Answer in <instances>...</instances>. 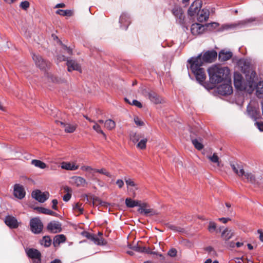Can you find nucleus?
<instances>
[{"instance_id":"f257e3e1","label":"nucleus","mask_w":263,"mask_h":263,"mask_svg":"<svg viewBox=\"0 0 263 263\" xmlns=\"http://www.w3.org/2000/svg\"><path fill=\"white\" fill-rule=\"evenodd\" d=\"M246 79L239 72L234 73V85L235 87L239 90H245L251 93L255 86V72L250 68L244 69Z\"/></svg>"},{"instance_id":"f03ea898","label":"nucleus","mask_w":263,"mask_h":263,"mask_svg":"<svg viewBox=\"0 0 263 263\" xmlns=\"http://www.w3.org/2000/svg\"><path fill=\"white\" fill-rule=\"evenodd\" d=\"M210 82L213 84H218L227 79L230 73L229 69L226 67L215 65L208 69Z\"/></svg>"},{"instance_id":"7ed1b4c3","label":"nucleus","mask_w":263,"mask_h":263,"mask_svg":"<svg viewBox=\"0 0 263 263\" xmlns=\"http://www.w3.org/2000/svg\"><path fill=\"white\" fill-rule=\"evenodd\" d=\"M190 64V69L196 77L197 80L200 83L203 82L206 78V74L204 69L201 67L203 61L201 56L198 55L196 58H192L188 61Z\"/></svg>"},{"instance_id":"20e7f679","label":"nucleus","mask_w":263,"mask_h":263,"mask_svg":"<svg viewBox=\"0 0 263 263\" xmlns=\"http://www.w3.org/2000/svg\"><path fill=\"white\" fill-rule=\"evenodd\" d=\"M130 250L126 251V253L130 256H134L135 254L134 252L140 253H146L151 254L153 258H158L159 257L160 260H164L165 257L163 255L157 251H151V248H128Z\"/></svg>"},{"instance_id":"39448f33","label":"nucleus","mask_w":263,"mask_h":263,"mask_svg":"<svg viewBox=\"0 0 263 263\" xmlns=\"http://www.w3.org/2000/svg\"><path fill=\"white\" fill-rule=\"evenodd\" d=\"M81 234L96 245L105 246L106 245V241L103 238V233L100 232H99L97 234H94L87 231H83Z\"/></svg>"},{"instance_id":"423d86ee","label":"nucleus","mask_w":263,"mask_h":263,"mask_svg":"<svg viewBox=\"0 0 263 263\" xmlns=\"http://www.w3.org/2000/svg\"><path fill=\"white\" fill-rule=\"evenodd\" d=\"M27 257L32 260V263H42L41 252L34 248H24Z\"/></svg>"},{"instance_id":"0eeeda50","label":"nucleus","mask_w":263,"mask_h":263,"mask_svg":"<svg viewBox=\"0 0 263 263\" xmlns=\"http://www.w3.org/2000/svg\"><path fill=\"white\" fill-rule=\"evenodd\" d=\"M223 81L224 83L220 85L217 88L218 93L223 96L231 94L233 92V89L229 78Z\"/></svg>"},{"instance_id":"6e6552de","label":"nucleus","mask_w":263,"mask_h":263,"mask_svg":"<svg viewBox=\"0 0 263 263\" xmlns=\"http://www.w3.org/2000/svg\"><path fill=\"white\" fill-rule=\"evenodd\" d=\"M202 2L200 0L195 1L189 7L187 10V14L192 18H195L198 12L201 8Z\"/></svg>"},{"instance_id":"1a4fd4ad","label":"nucleus","mask_w":263,"mask_h":263,"mask_svg":"<svg viewBox=\"0 0 263 263\" xmlns=\"http://www.w3.org/2000/svg\"><path fill=\"white\" fill-rule=\"evenodd\" d=\"M30 226L31 231L35 234L41 233L43 227L41 220L37 217L32 218L30 220Z\"/></svg>"},{"instance_id":"9d476101","label":"nucleus","mask_w":263,"mask_h":263,"mask_svg":"<svg viewBox=\"0 0 263 263\" xmlns=\"http://www.w3.org/2000/svg\"><path fill=\"white\" fill-rule=\"evenodd\" d=\"M49 193L48 192H42L39 190L34 191L32 193V197L41 203H43L46 201L49 198Z\"/></svg>"},{"instance_id":"9b49d317","label":"nucleus","mask_w":263,"mask_h":263,"mask_svg":"<svg viewBox=\"0 0 263 263\" xmlns=\"http://www.w3.org/2000/svg\"><path fill=\"white\" fill-rule=\"evenodd\" d=\"M138 206V211L140 213H144L145 215H154L157 214L155 211L149 208V205L145 202H141L140 201V205Z\"/></svg>"},{"instance_id":"f8f14e48","label":"nucleus","mask_w":263,"mask_h":263,"mask_svg":"<svg viewBox=\"0 0 263 263\" xmlns=\"http://www.w3.org/2000/svg\"><path fill=\"white\" fill-rule=\"evenodd\" d=\"M206 30V25H203L199 23H194L192 25L191 31L194 35H198L203 33Z\"/></svg>"},{"instance_id":"ddd939ff","label":"nucleus","mask_w":263,"mask_h":263,"mask_svg":"<svg viewBox=\"0 0 263 263\" xmlns=\"http://www.w3.org/2000/svg\"><path fill=\"white\" fill-rule=\"evenodd\" d=\"M32 59L36 66L41 69H45L48 66V63L39 54H33Z\"/></svg>"},{"instance_id":"4468645a","label":"nucleus","mask_w":263,"mask_h":263,"mask_svg":"<svg viewBox=\"0 0 263 263\" xmlns=\"http://www.w3.org/2000/svg\"><path fill=\"white\" fill-rule=\"evenodd\" d=\"M217 52L214 50L208 51L201 57V60L204 63H211L217 57ZM200 55L202 56L201 54Z\"/></svg>"},{"instance_id":"2eb2a0df","label":"nucleus","mask_w":263,"mask_h":263,"mask_svg":"<svg viewBox=\"0 0 263 263\" xmlns=\"http://www.w3.org/2000/svg\"><path fill=\"white\" fill-rule=\"evenodd\" d=\"M70 183L78 187H84L87 184L85 178L81 176H73L70 178Z\"/></svg>"},{"instance_id":"dca6fc26","label":"nucleus","mask_w":263,"mask_h":263,"mask_svg":"<svg viewBox=\"0 0 263 263\" xmlns=\"http://www.w3.org/2000/svg\"><path fill=\"white\" fill-rule=\"evenodd\" d=\"M26 193L23 186L19 184H16L13 187L14 196L20 199H23L25 196Z\"/></svg>"},{"instance_id":"f3484780","label":"nucleus","mask_w":263,"mask_h":263,"mask_svg":"<svg viewBox=\"0 0 263 263\" xmlns=\"http://www.w3.org/2000/svg\"><path fill=\"white\" fill-rule=\"evenodd\" d=\"M235 235V232L234 230L227 227L222 231L221 237L224 240L228 241L233 238Z\"/></svg>"},{"instance_id":"a211bd4d","label":"nucleus","mask_w":263,"mask_h":263,"mask_svg":"<svg viewBox=\"0 0 263 263\" xmlns=\"http://www.w3.org/2000/svg\"><path fill=\"white\" fill-rule=\"evenodd\" d=\"M61 167L67 171H76L79 168V166L77 164L76 162L63 161L61 163Z\"/></svg>"},{"instance_id":"6ab92c4d","label":"nucleus","mask_w":263,"mask_h":263,"mask_svg":"<svg viewBox=\"0 0 263 263\" xmlns=\"http://www.w3.org/2000/svg\"><path fill=\"white\" fill-rule=\"evenodd\" d=\"M66 64L67 66V69L69 72H71L73 70H77L80 72L81 71L80 65L75 60H67Z\"/></svg>"},{"instance_id":"aec40b11","label":"nucleus","mask_w":263,"mask_h":263,"mask_svg":"<svg viewBox=\"0 0 263 263\" xmlns=\"http://www.w3.org/2000/svg\"><path fill=\"white\" fill-rule=\"evenodd\" d=\"M147 97L150 101L155 104H161L164 102V99L154 92H148Z\"/></svg>"},{"instance_id":"412c9836","label":"nucleus","mask_w":263,"mask_h":263,"mask_svg":"<svg viewBox=\"0 0 263 263\" xmlns=\"http://www.w3.org/2000/svg\"><path fill=\"white\" fill-rule=\"evenodd\" d=\"M47 229L50 232L57 233L61 231V224L58 221H51L48 223L47 226Z\"/></svg>"},{"instance_id":"4be33fe9","label":"nucleus","mask_w":263,"mask_h":263,"mask_svg":"<svg viewBox=\"0 0 263 263\" xmlns=\"http://www.w3.org/2000/svg\"><path fill=\"white\" fill-rule=\"evenodd\" d=\"M209 16V11L206 9H202L199 10L195 18L200 22L206 21Z\"/></svg>"},{"instance_id":"5701e85b","label":"nucleus","mask_w":263,"mask_h":263,"mask_svg":"<svg viewBox=\"0 0 263 263\" xmlns=\"http://www.w3.org/2000/svg\"><path fill=\"white\" fill-rule=\"evenodd\" d=\"M231 166L233 172L239 177H243L245 171L242 165L238 163H231Z\"/></svg>"},{"instance_id":"b1692460","label":"nucleus","mask_w":263,"mask_h":263,"mask_svg":"<svg viewBox=\"0 0 263 263\" xmlns=\"http://www.w3.org/2000/svg\"><path fill=\"white\" fill-rule=\"evenodd\" d=\"M125 183L129 191L133 193V197H135V191L138 189L136 183L134 182V181L133 179L130 178L126 179Z\"/></svg>"},{"instance_id":"393cba45","label":"nucleus","mask_w":263,"mask_h":263,"mask_svg":"<svg viewBox=\"0 0 263 263\" xmlns=\"http://www.w3.org/2000/svg\"><path fill=\"white\" fill-rule=\"evenodd\" d=\"M57 124L61 125L64 128L65 132L68 133L74 132L77 127L76 124L64 123L61 121H58Z\"/></svg>"},{"instance_id":"a878e982","label":"nucleus","mask_w":263,"mask_h":263,"mask_svg":"<svg viewBox=\"0 0 263 263\" xmlns=\"http://www.w3.org/2000/svg\"><path fill=\"white\" fill-rule=\"evenodd\" d=\"M5 222L10 228H16L18 226V222L16 219L13 216H7L5 218Z\"/></svg>"},{"instance_id":"bb28decb","label":"nucleus","mask_w":263,"mask_h":263,"mask_svg":"<svg viewBox=\"0 0 263 263\" xmlns=\"http://www.w3.org/2000/svg\"><path fill=\"white\" fill-rule=\"evenodd\" d=\"M173 14L181 22L184 20L182 9L178 6H175L172 10Z\"/></svg>"},{"instance_id":"cd10ccee","label":"nucleus","mask_w":263,"mask_h":263,"mask_svg":"<svg viewBox=\"0 0 263 263\" xmlns=\"http://www.w3.org/2000/svg\"><path fill=\"white\" fill-rule=\"evenodd\" d=\"M242 179H246L247 182L254 183L256 181L255 175L251 172L245 171L243 174Z\"/></svg>"},{"instance_id":"c85d7f7f","label":"nucleus","mask_w":263,"mask_h":263,"mask_svg":"<svg viewBox=\"0 0 263 263\" xmlns=\"http://www.w3.org/2000/svg\"><path fill=\"white\" fill-rule=\"evenodd\" d=\"M232 56V53L230 51L222 50L219 53V59L221 61H226L229 60Z\"/></svg>"},{"instance_id":"c756f323","label":"nucleus","mask_w":263,"mask_h":263,"mask_svg":"<svg viewBox=\"0 0 263 263\" xmlns=\"http://www.w3.org/2000/svg\"><path fill=\"white\" fill-rule=\"evenodd\" d=\"M34 210H36L39 213H42L46 215L56 216L57 214L53 211L43 207H36Z\"/></svg>"},{"instance_id":"7c9ffc66","label":"nucleus","mask_w":263,"mask_h":263,"mask_svg":"<svg viewBox=\"0 0 263 263\" xmlns=\"http://www.w3.org/2000/svg\"><path fill=\"white\" fill-rule=\"evenodd\" d=\"M119 22L121 25V26L123 28H124L125 29L127 28L128 25L130 23L128 16L126 14H122L121 15Z\"/></svg>"},{"instance_id":"2f4dec72","label":"nucleus","mask_w":263,"mask_h":263,"mask_svg":"<svg viewBox=\"0 0 263 263\" xmlns=\"http://www.w3.org/2000/svg\"><path fill=\"white\" fill-rule=\"evenodd\" d=\"M81 170L83 172H86L88 175H91L92 176H93L96 173V168L89 165H83L81 167Z\"/></svg>"},{"instance_id":"473e14b6","label":"nucleus","mask_w":263,"mask_h":263,"mask_svg":"<svg viewBox=\"0 0 263 263\" xmlns=\"http://www.w3.org/2000/svg\"><path fill=\"white\" fill-rule=\"evenodd\" d=\"M191 137L192 143L195 147L198 150H201L203 147L202 140L201 139H194L192 136H191Z\"/></svg>"},{"instance_id":"72a5a7b5","label":"nucleus","mask_w":263,"mask_h":263,"mask_svg":"<svg viewBox=\"0 0 263 263\" xmlns=\"http://www.w3.org/2000/svg\"><path fill=\"white\" fill-rule=\"evenodd\" d=\"M140 200H133L131 198H126L125 200L126 205L128 208L138 206L140 205Z\"/></svg>"},{"instance_id":"f704fd0d","label":"nucleus","mask_w":263,"mask_h":263,"mask_svg":"<svg viewBox=\"0 0 263 263\" xmlns=\"http://www.w3.org/2000/svg\"><path fill=\"white\" fill-rule=\"evenodd\" d=\"M66 240V237L64 235H58L55 236L53 239L54 246L59 245L61 243L65 242Z\"/></svg>"},{"instance_id":"c9c22d12","label":"nucleus","mask_w":263,"mask_h":263,"mask_svg":"<svg viewBox=\"0 0 263 263\" xmlns=\"http://www.w3.org/2000/svg\"><path fill=\"white\" fill-rule=\"evenodd\" d=\"M208 158L213 163H216L218 167L221 166V162L219 157L216 153L208 156Z\"/></svg>"},{"instance_id":"e433bc0d","label":"nucleus","mask_w":263,"mask_h":263,"mask_svg":"<svg viewBox=\"0 0 263 263\" xmlns=\"http://www.w3.org/2000/svg\"><path fill=\"white\" fill-rule=\"evenodd\" d=\"M104 126L107 129L111 130L115 128L116 123L111 119H108L104 122Z\"/></svg>"},{"instance_id":"4c0bfd02","label":"nucleus","mask_w":263,"mask_h":263,"mask_svg":"<svg viewBox=\"0 0 263 263\" xmlns=\"http://www.w3.org/2000/svg\"><path fill=\"white\" fill-rule=\"evenodd\" d=\"M31 164L34 165L35 167L40 168L41 169L45 168L47 167L46 163L39 160H32L31 161Z\"/></svg>"},{"instance_id":"58836bf2","label":"nucleus","mask_w":263,"mask_h":263,"mask_svg":"<svg viewBox=\"0 0 263 263\" xmlns=\"http://www.w3.org/2000/svg\"><path fill=\"white\" fill-rule=\"evenodd\" d=\"M94 125L92 126V128L98 134H101L104 138H106V135L102 130L100 125L98 124L96 121L93 122Z\"/></svg>"},{"instance_id":"ea45409f","label":"nucleus","mask_w":263,"mask_h":263,"mask_svg":"<svg viewBox=\"0 0 263 263\" xmlns=\"http://www.w3.org/2000/svg\"><path fill=\"white\" fill-rule=\"evenodd\" d=\"M40 244L44 247H50L51 244V239L49 236H44L41 240Z\"/></svg>"},{"instance_id":"a19ab883","label":"nucleus","mask_w":263,"mask_h":263,"mask_svg":"<svg viewBox=\"0 0 263 263\" xmlns=\"http://www.w3.org/2000/svg\"><path fill=\"white\" fill-rule=\"evenodd\" d=\"M57 14H59L62 16H70L72 15L73 12L70 10H61L59 9L56 11Z\"/></svg>"},{"instance_id":"79ce46f5","label":"nucleus","mask_w":263,"mask_h":263,"mask_svg":"<svg viewBox=\"0 0 263 263\" xmlns=\"http://www.w3.org/2000/svg\"><path fill=\"white\" fill-rule=\"evenodd\" d=\"M208 230L210 233H213L217 231V224L213 221H210L208 227Z\"/></svg>"},{"instance_id":"37998d69","label":"nucleus","mask_w":263,"mask_h":263,"mask_svg":"<svg viewBox=\"0 0 263 263\" xmlns=\"http://www.w3.org/2000/svg\"><path fill=\"white\" fill-rule=\"evenodd\" d=\"M141 137L140 134L135 133H132L130 134V139L134 143L137 142Z\"/></svg>"},{"instance_id":"c03bdc74","label":"nucleus","mask_w":263,"mask_h":263,"mask_svg":"<svg viewBox=\"0 0 263 263\" xmlns=\"http://www.w3.org/2000/svg\"><path fill=\"white\" fill-rule=\"evenodd\" d=\"M256 87V92L258 96L263 94V81L259 82L257 85L255 83V86Z\"/></svg>"},{"instance_id":"a18cd8bd","label":"nucleus","mask_w":263,"mask_h":263,"mask_svg":"<svg viewBox=\"0 0 263 263\" xmlns=\"http://www.w3.org/2000/svg\"><path fill=\"white\" fill-rule=\"evenodd\" d=\"M147 141V139L146 138L141 139L137 144V147L140 149H145L146 147V144Z\"/></svg>"},{"instance_id":"49530a36","label":"nucleus","mask_w":263,"mask_h":263,"mask_svg":"<svg viewBox=\"0 0 263 263\" xmlns=\"http://www.w3.org/2000/svg\"><path fill=\"white\" fill-rule=\"evenodd\" d=\"M96 173H98L103 175H105L106 176L111 177L110 173L107 171V170L105 168H102L101 169H97L96 168Z\"/></svg>"},{"instance_id":"de8ad7c7","label":"nucleus","mask_w":263,"mask_h":263,"mask_svg":"<svg viewBox=\"0 0 263 263\" xmlns=\"http://www.w3.org/2000/svg\"><path fill=\"white\" fill-rule=\"evenodd\" d=\"M205 251L208 253L209 255L216 256H217V252L214 249V248H203Z\"/></svg>"},{"instance_id":"09e8293b","label":"nucleus","mask_w":263,"mask_h":263,"mask_svg":"<svg viewBox=\"0 0 263 263\" xmlns=\"http://www.w3.org/2000/svg\"><path fill=\"white\" fill-rule=\"evenodd\" d=\"M49 79L51 80V81L55 83H62L64 81L63 79L52 75H51L49 77Z\"/></svg>"},{"instance_id":"8fccbe9b","label":"nucleus","mask_w":263,"mask_h":263,"mask_svg":"<svg viewBox=\"0 0 263 263\" xmlns=\"http://www.w3.org/2000/svg\"><path fill=\"white\" fill-rule=\"evenodd\" d=\"M125 101L126 102L128 103L129 104H132L133 105H135V106H137V107H138L139 108H142V104L140 102L137 101V100H134L133 101L132 103H130V102L128 101V100L126 98H125Z\"/></svg>"},{"instance_id":"3c124183","label":"nucleus","mask_w":263,"mask_h":263,"mask_svg":"<svg viewBox=\"0 0 263 263\" xmlns=\"http://www.w3.org/2000/svg\"><path fill=\"white\" fill-rule=\"evenodd\" d=\"M134 121L135 124L138 126H141L144 125V122L138 117H135Z\"/></svg>"},{"instance_id":"603ef678","label":"nucleus","mask_w":263,"mask_h":263,"mask_svg":"<svg viewBox=\"0 0 263 263\" xmlns=\"http://www.w3.org/2000/svg\"><path fill=\"white\" fill-rule=\"evenodd\" d=\"M177 251L175 248H170L167 252V255L170 257H174L176 255Z\"/></svg>"},{"instance_id":"864d4df0","label":"nucleus","mask_w":263,"mask_h":263,"mask_svg":"<svg viewBox=\"0 0 263 263\" xmlns=\"http://www.w3.org/2000/svg\"><path fill=\"white\" fill-rule=\"evenodd\" d=\"M169 228L175 232H183L184 230L183 228H181L180 227H178L175 225H170L169 226Z\"/></svg>"},{"instance_id":"5fc2aeb1","label":"nucleus","mask_w":263,"mask_h":263,"mask_svg":"<svg viewBox=\"0 0 263 263\" xmlns=\"http://www.w3.org/2000/svg\"><path fill=\"white\" fill-rule=\"evenodd\" d=\"M73 209L76 211L79 212L80 214L82 213L83 211V208L82 206V204H79V203H77L74 205Z\"/></svg>"},{"instance_id":"6e6d98bb","label":"nucleus","mask_w":263,"mask_h":263,"mask_svg":"<svg viewBox=\"0 0 263 263\" xmlns=\"http://www.w3.org/2000/svg\"><path fill=\"white\" fill-rule=\"evenodd\" d=\"M219 26V24L216 22H213L212 23H209L206 24V29L209 28L210 29H215L218 27Z\"/></svg>"},{"instance_id":"4d7b16f0","label":"nucleus","mask_w":263,"mask_h":263,"mask_svg":"<svg viewBox=\"0 0 263 263\" xmlns=\"http://www.w3.org/2000/svg\"><path fill=\"white\" fill-rule=\"evenodd\" d=\"M20 7L23 9L26 10L29 7V3L27 1L22 2L20 4Z\"/></svg>"},{"instance_id":"13d9d810","label":"nucleus","mask_w":263,"mask_h":263,"mask_svg":"<svg viewBox=\"0 0 263 263\" xmlns=\"http://www.w3.org/2000/svg\"><path fill=\"white\" fill-rule=\"evenodd\" d=\"M255 124L260 131L263 132V121H257Z\"/></svg>"},{"instance_id":"bf43d9fd","label":"nucleus","mask_w":263,"mask_h":263,"mask_svg":"<svg viewBox=\"0 0 263 263\" xmlns=\"http://www.w3.org/2000/svg\"><path fill=\"white\" fill-rule=\"evenodd\" d=\"M52 208L54 210H58L57 204L58 203V200L57 199H53L52 200Z\"/></svg>"},{"instance_id":"052dcab7","label":"nucleus","mask_w":263,"mask_h":263,"mask_svg":"<svg viewBox=\"0 0 263 263\" xmlns=\"http://www.w3.org/2000/svg\"><path fill=\"white\" fill-rule=\"evenodd\" d=\"M71 196V195L69 193H67L63 196V200L65 201H68L69 200Z\"/></svg>"},{"instance_id":"680f3d73","label":"nucleus","mask_w":263,"mask_h":263,"mask_svg":"<svg viewBox=\"0 0 263 263\" xmlns=\"http://www.w3.org/2000/svg\"><path fill=\"white\" fill-rule=\"evenodd\" d=\"M218 220L223 223H227L229 221L231 220V219L229 218H219Z\"/></svg>"},{"instance_id":"e2e57ef3","label":"nucleus","mask_w":263,"mask_h":263,"mask_svg":"<svg viewBox=\"0 0 263 263\" xmlns=\"http://www.w3.org/2000/svg\"><path fill=\"white\" fill-rule=\"evenodd\" d=\"M181 245L189 247L192 245V243L189 241L184 240L181 241Z\"/></svg>"},{"instance_id":"0e129e2a","label":"nucleus","mask_w":263,"mask_h":263,"mask_svg":"<svg viewBox=\"0 0 263 263\" xmlns=\"http://www.w3.org/2000/svg\"><path fill=\"white\" fill-rule=\"evenodd\" d=\"M116 184L119 188H121L124 185V182L122 180L118 179L116 181Z\"/></svg>"},{"instance_id":"69168bd1","label":"nucleus","mask_w":263,"mask_h":263,"mask_svg":"<svg viewBox=\"0 0 263 263\" xmlns=\"http://www.w3.org/2000/svg\"><path fill=\"white\" fill-rule=\"evenodd\" d=\"M242 257L243 256H239V257H236L233 258V260L236 262V263H240L241 261L242 260Z\"/></svg>"},{"instance_id":"338daca9","label":"nucleus","mask_w":263,"mask_h":263,"mask_svg":"<svg viewBox=\"0 0 263 263\" xmlns=\"http://www.w3.org/2000/svg\"><path fill=\"white\" fill-rule=\"evenodd\" d=\"M50 263H62L60 259L58 258H54L51 260Z\"/></svg>"},{"instance_id":"774afa93","label":"nucleus","mask_w":263,"mask_h":263,"mask_svg":"<svg viewBox=\"0 0 263 263\" xmlns=\"http://www.w3.org/2000/svg\"><path fill=\"white\" fill-rule=\"evenodd\" d=\"M258 233L259 234V239L261 241H263V232L260 230H258L257 231Z\"/></svg>"}]
</instances>
